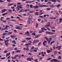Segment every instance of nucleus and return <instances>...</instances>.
<instances>
[{"mask_svg": "<svg viewBox=\"0 0 62 62\" xmlns=\"http://www.w3.org/2000/svg\"><path fill=\"white\" fill-rule=\"evenodd\" d=\"M53 49H54V50H55V48H56V47H55V46H54V45L53 46Z\"/></svg>", "mask_w": 62, "mask_h": 62, "instance_id": "obj_46", "label": "nucleus"}, {"mask_svg": "<svg viewBox=\"0 0 62 62\" xmlns=\"http://www.w3.org/2000/svg\"><path fill=\"white\" fill-rule=\"evenodd\" d=\"M61 47H62V46H56V49H58V50H60V49L61 48Z\"/></svg>", "mask_w": 62, "mask_h": 62, "instance_id": "obj_4", "label": "nucleus"}, {"mask_svg": "<svg viewBox=\"0 0 62 62\" xmlns=\"http://www.w3.org/2000/svg\"><path fill=\"white\" fill-rule=\"evenodd\" d=\"M7 10V9H4L1 10V12H2V13L5 12V11H6Z\"/></svg>", "mask_w": 62, "mask_h": 62, "instance_id": "obj_6", "label": "nucleus"}, {"mask_svg": "<svg viewBox=\"0 0 62 62\" xmlns=\"http://www.w3.org/2000/svg\"><path fill=\"white\" fill-rule=\"evenodd\" d=\"M32 19V16H29V21H31V19Z\"/></svg>", "mask_w": 62, "mask_h": 62, "instance_id": "obj_11", "label": "nucleus"}, {"mask_svg": "<svg viewBox=\"0 0 62 62\" xmlns=\"http://www.w3.org/2000/svg\"><path fill=\"white\" fill-rule=\"evenodd\" d=\"M34 11H31L29 12V13H33Z\"/></svg>", "mask_w": 62, "mask_h": 62, "instance_id": "obj_41", "label": "nucleus"}, {"mask_svg": "<svg viewBox=\"0 0 62 62\" xmlns=\"http://www.w3.org/2000/svg\"><path fill=\"white\" fill-rule=\"evenodd\" d=\"M13 5V3L10 4H9L8 5V6H12V5Z\"/></svg>", "mask_w": 62, "mask_h": 62, "instance_id": "obj_28", "label": "nucleus"}, {"mask_svg": "<svg viewBox=\"0 0 62 62\" xmlns=\"http://www.w3.org/2000/svg\"><path fill=\"white\" fill-rule=\"evenodd\" d=\"M48 26H50V23L48 22L47 23Z\"/></svg>", "mask_w": 62, "mask_h": 62, "instance_id": "obj_39", "label": "nucleus"}, {"mask_svg": "<svg viewBox=\"0 0 62 62\" xmlns=\"http://www.w3.org/2000/svg\"><path fill=\"white\" fill-rule=\"evenodd\" d=\"M55 42L54 41H53L51 42L50 44V45H52V44L53 43H54Z\"/></svg>", "mask_w": 62, "mask_h": 62, "instance_id": "obj_23", "label": "nucleus"}, {"mask_svg": "<svg viewBox=\"0 0 62 62\" xmlns=\"http://www.w3.org/2000/svg\"><path fill=\"white\" fill-rule=\"evenodd\" d=\"M37 21H38V22H40V21H41V19H37Z\"/></svg>", "mask_w": 62, "mask_h": 62, "instance_id": "obj_56", "label": "nucleus"}, {"mask_svg": "<svg viewBox=\"0 0 62 62\" xmlns=\"http://www.w3.org/2000/svg\"><path fill=\"white\" fill-rule=\"evenodd\" d=\"M18 56H19V55H18V54H16V55L15 56V58H16V57H18Z\"/></svg>", "mask_w": 62, "mask_h": 62, "instance_id": "obj_33", "label": "nucleus"}, {"mask_svg": "<svg viewBox=\"0 0 62 62\" xmlns=\"http://www.w3.org/2000/svg\"><path fill=\"white\" fill-rule=\"evenodd\" d=\"M39 35H37L36 36H35V38H39Z\"/></svg>", "mask_w": 62, "mask_h": 62, "instance_id": "obj_26", "label": "nucleus"}, {"mask_svg": "<svg viewBox=\"0 0 62 62\" xmlns=\"http://www.w3.org/2000/svg\"><path fill=\"white\" fill-rule=\"evenodd\" d=\"M24 12V10L23 9H21L19 11V13H23Z\"/></svg>", "mask_w": 62, "mask_h": 62, "instance_id": "obj_5", "label": "nucleus"}, {"mask_svg": "<svg viewBox=\"0 0 62 62\" xmlns=\"http://www.w3.org/2000/svg\"><path fill=\"white\" fill-rule=\"evenodd\" d=\"M52 38H49V40L48 41V43L49 44H50V41H51V40H52Z\"/></svg>", "mask_w": 62, "mask_h": 62, "instance_id": "obj_9", "label": "nucleus"}, {"mask_svg": "<svg viewBox=\"0 0 62 62\" xmlns=\"http://www.w3.org/2000/svg\"><path fill=\"white\" fill-rule=\"evenodd\" d=\"M8 41H9V40H6V41H5V42H8Z\"/></svg>", "mask_w": 62, "mask_h": 62, "instance_id": "obj_52", "label": "nucleus"}, {"mask_svg": "<svg viewBox=\"0 0 62 62\" xmlns=\"http://www.w3.org/2000/svg\"><path fill=\"white\" fill-rule=\"evenodd\" d=\"M28 61H32V60H33V58H27L26 59Z\"/></svg>", "mask_w": 62, "mask_h": 62, "instance_id": "obj_2", "label": "nucleus"}, {"mask_svg": "<svg viewBox=\"0 0 62 62\" xmlns=\"http://www.w3.org/2000/svg\"><path fill=\"white\" fill-rule=\"evenodd\" d=\"M50 7H52V8H53L54 7V5L52 4V5H49Z\"/></svg>", "mask_w": 62, "mask_h": 62, "instance_id": "obj_21", "label": "nucleus"}, {"mask_svg": "<svg viewBox=\"0 0 62 62\" xmlns=\"http://www.w3.org/2000/svg\"><path fill=\"white\" fill-rule=\"evenodd\" d=\"M38 6L40 8H42V7H48V6H46L45 5H41V4L40 3L38 4Z\"/></svg>", "mask_w": 62, "mask_h": 62, "instance_id": "obj_1", "label": "nucleus"}, {"mask_svg": "<svg viewBox=\"0 0 62 62\" xmlns=\"http://www.w3.org/2000/svg\"><path fill=\"white\" fill-rule=\"evenodd\" d=\"M7 14H8V13H5L3 14H2V15H3V16H5V15H7Z\"/></svg>", "mask_w": 62, "mask_h": 62, "instance_id": "obj_25", "label": "nucleus"}, {"mask_svg": "<svg viewBox=\"0 0 62 62\" xmlns=\"http://www.w3.org/2000/svg\"><path fill=\"white\" fill-rule=\"evenodd\" d=\"M1 59H5V57H2L0 58Z\"/></svg>", "mask_w": 62, "mask_h": 62, "instance_id": "obj_48", "label": "nucleus"}, {"mask_svg": "<svg viewBox=\"0 0 62 62\" xmlns=\"http://www.w3.org/2000/svg\"><path fill=\"white\" fill-rule=\"evenodd\" d=\"M11 8L12 9H14V8H15V7L14 6H12L11 7Z\"/></svg>", "mask_w": 62, "mask_h": 62, "instance_id": "obj_51", "label": "nucleus"}, {"mask_svg": "<svg viewBox=\"0 0 62 62\" xmlns=\"http://www.w3.org/2000/svg\"><path fill=\"white\" fill-rule=\"evenodd\" d=\"M12 43H13L14 44H17V43L16 42V41L15 40H13L12 41Z\"/></svg>", "mask_w": 62, "mask_h": 62, "instance_id": "obj_10", "label": "nucleus"}, {"mask_svg": "<svg viewBox=\"0 0 62 62\" xmlns=\"http://www.w3.org/2000/svg\"><path fill=\"white\" fill-rule=\"evenodd\" d=\"M46 10L48 11L49 10L51 9V8H47L46 9Z\"/></svg>", "mask_w": 62, "mask_h": 62, "instance_id": "obj_40", "label": "nucleus"}, {"mask_svg": "<svg viewBox=\"0 0 62 62\" xmlns=\"http://www.w3.org/2000/svg\"><path fill=\"white\" fill-rule=\"evenodd\" d=\"M5 44L6 46L7 47H8V42H5Z\"/></svg>", "mask_w": 62, "mask_h": 62, "instance_id": "obj_18", "label": "nucleus"}, {"mask_svg": "<svg viewBox=\"0 0 62 62\" xmlns=\"http://www.w3.org/2000/svg\"><path fill=\"white\" fill-rule=\"evenodd\" d=\"M46 33L48 34H51V35H54V33L47 31H46Z\"/></svg>", "mask_w": 62, "mask_h": 62, "instance_id": "obj_3", "label": "nucleus"}, {"mask_svg": "<svg viewBox=\"0 0 62 62\" xmlns=\"http://www.w3.org/2000/svg\"><path fill=\"white\" fill-rule=\"evenodd\" d=\"M9 38H10V37H8L6 38V39H8Z\"/></svg>", "mask_w": 62, "mask_h": 62, "instance_id": "obj_54", "label": "nucleus"}, {"mask_svg": "<svg viewBox=\"0 0 62 62\" xmlns=\"http://www.w3.org/2000/svg\"><path fill=\"white\" fill-rule=\"evenodd\" d=\"M41 30H44L45 31H47V30L46 29H45L43 28H42L41 29Z\"/></svg>", "mask_w": 62, "mask_h": 62, "instance_id": "obj_19", "label": "nucleus"}, {"mask_svg": "<svg viewBox=\"0 0 62 62\" xmlns=\"http://www.w3.org/2000/svg\"><path fill=\"white\" fill-rule=\"evenodd\" d=\"M15 28L17 29H19L20 30H21V28H20L19 27H16Z\"/></svg>", "mask_w": 62, "mask_h": 62, "instance_id": "obj_14", "label": "nucleus"}, {"mask_svg": "<svg viewBox=\"0 0 62 62\" xmlns=\"http://www.w3.org/2000/svg\"><path fill=\"white\" fill-rule=\"evenodd\" d=\"M46 41H49V39L48 38H47L46 39Z\"/></svg>", "mask_w": 62, "mask_h": 62, "instance_id": "obj_58", "label": "nucleus"}, {"mask_svg": "<svg viewBox=\"0 0 62 62\" xmlns=\"http://www.w3.org/2000/svg\"><path fill=\"white\" fill-rule=\"evenodd\" d=\"M4 28L5 30V29H8V27H4Z\"/></svg>", "mask_w": 62, "mask_h": 62, "instance_id": "obj_64", "label": "nucleus"}, {"mask_svg": "<svg viewBox=\"0 0 62 62\" xmlns=\"http://www.w3.org/2000/svg\"><path fill=\"white\" fill-rule=\"evenodd\" d=\"M44 20H42L41 21V23H44Z\"/></svg>", "mask_w": 62, "mask_h": 62, "instance_id": "obj_50", "label": "nucleus"}, {"mask_svg": "<svg viewBox=\"0 0 62 62\" xmlns=\"http://www.w3.org/2000/svg\"><path fill=\"white\" fill-rule=\"evenodd\" d=\"M33 5L31 4L30 5V8H33Z\"/></svg>", "mask_w": 62, "mask_h": 62, "instance_id": "obj_36", "label": "nucleus"}, {"mask_svg": "<svg viewBox=\"0 0 62 62\" xmlns=\"http://www.w3.org/2000/svg\"><path fill=\"white\" fill-rule=\"evenodd\" d=\"M31 45V43H29L25 44V46H28V45Z\"/></svg>", "mask_w": 62, "mask_h": 62, "instance_id": "obj_17", "label": "nucleus"}, {"mask_svg": "<svg viewBox=\"0 0 62 62\" xmlns=\"http://www.w3.org/2000/svg\"><path fill=\"white\" fill-rule=\"evenodd\" d=\"M10 19H11V18H6V20H10Z\"/></svg>", "mask_w": 62, "mask_h": 62, "instance_id": "obj_55", "label": "nucleus"}, {"mask_svg": "<svg viewBox=\"0 0 62 62\" xmlns=\"http://www.w3.org/2000/svg\"><path fill=\"white\" fill-rule=\"evenodd\" d=\"M30 34V32H29L28 31H27L25 33V34Z\"/></svg>", "mask_w": 62, "mask_h": 62, "instance_id": "obj_44", "label": "nucleus"}, {"mask_svg": "<svg viewBox=\"0 0 62 62\" xmlns=\"http://www.w3.org/2000/svg\"><path fill=\"white\" fill-rule=\"evenodd\" d=\"M21 3L20 2H18L17 3V5H18L17 7H18V6H19L20 5H21Z\"/></svg>", "mask_w": 62, "mask_h": 62, "instance_id": "obj_29", "label": "nucleus"}, {"mask_svg": "<svg viewBox=\"0 0 62 62\" xmlns=\"http://www.w3.org/2000/svg\"><path fill=\"white\" fill-rule=\"evenodd\" d=\"M7 33H4L2 34V35H3V36H5V35H7Z\"/></svg>", "mask_w": 62, "mask_h": 62, "instance_id": "obj_45", "label": "nucleus"}, {"mask_svg": "<svg viewBox=\"0 0 62 62\" xmlns=\"http://www.w3.org/2000/svg\"><path fill=\"white\" fill-rule=\"evenodd\" d=\"M51 31L52 32H55V30H52Z\"/></svg>", "mask_w": 62, "mask_h": 62, "instance_id": "obj_42", "label": "nucleus"}, {"mask_svg": "<svg viewBox=\"0 0 62 62\" xmlns=\"http://www.w3.org/2000/svg\"><path fill=\"white\" fill-rule=\"evenodd\" d=\"M45 43H47V41H44V42H43V45H44V46H46Z\"/></svg>", "mask_w": 62, "mask_h": 62, "instance_id": "obj_13", "label": "nucleus"}, {"mask_svg": "<svg viewBox=\"0 0 62 62\" xmlns=\"http://www.w3.org/2000/svg\"><path fill=\"white\" fill-rule=\"evenodd\" d=\"M33 8H39V7L38 5H35L33 6Z\"/></svg>", "mask_w": 62, "mask_h": 62, "instance_id": "obj_8", "label": "nucleus"}, {"mask_svg": "<svg viewBox=\"0 0 62 62\" xmlns=\"http://www.w3.org/2000/svg\"><path fill=\"white\" fill-rule=\"evenodd\" d=\"M32 39L31 38H29V37L26 38H25L26 40H30V39Z\"/></svg>", "mask_w": 62, "mask_h": 62, "instance_id": "obj_12", "label": "nucleus"}, {"mask_svg": "<svg viewBox=\"0 0 62 62\" xmlns=\"http://www.w3.org/2000/svg\"><path fill=\"white\" fill-rule=\"evenodd\" d=\"M57 7L58 8L59 7H60V4H59L58 5H57Z\"/></svg>", "mask_w": 62, "mask_h": 62, "instance_id": "obj_38", "label": "nucleus"}, {"mask_svg": "<svg viewBox=\"0 0 62 62\" xmlns=\"http://www.w3.org/2000/svg\"><path fill=\"white\" fill-rule=\"evenodd\" d=\"M34 14H35V15H37L38 16V15H39V13L36 12L34 13Z\"/></svg>", "mask_w": 62, "mask_h": 62, "instance_id": "obj_20", "label": "nucleus"}, {"mask_svg": "<svg viewBox=\"0 0 62 62\" xmlns=\"http://www.w3.org/2000/svg\"><path fill=\"white\" fill-rule=\"evenodd\" d=\"M62 22V18H60V19L59 20V22L60 23H61Z\"/></svg>", "mask_w": 62, "mask_h": 62, "instance_id": "obj_16", "label": "nucleus"}, {"mask_svg": "<svg viewBox=\"0 0 62 62\" xmlns=\"http://www.w3.org/2000/svg\"><path fill=\"white\" fill-rule=\"evenodd\" d=\"M42 31H39V33H42Z\"/></svg>", "mask_w": 62, "mask_h": 62, "instance_id": "obj_62", "label": "nucleus"}, {"mask_svg": "<svg viewBox=\"0 0 62 62\" xmlns=\"http://www.w3.org/2000/svg\"><path fill=\"white\" fill-rule=\"evenodd\" d=\"M57 52L56 51H55V52H54V54H56L57 53Z\"/></svg>", "mask_w": 62, "mask_h": 62, "instance_id": "obj_53", "label": "nucleus"}, {"mask_svg": "<svg viewBox=\"0 0 62 62\" xmlns=\"http://www.w3.org/2000/svg\"><path fill=\"white\" fill-rule=\"evenodd\" d=\"M10 37H11V38H12V39H14L16 37V36H13L12 35H11Z\"/></svg>", "mask_w": 62, "mask_h": 62, "instance_id": "obj_15", "label": "nucleus"}, {"mask_svg": "<svg viewBox=\"0 0 62 62\" xmlns=\"http://www.w3.org/2000/svg\"><path fill=\"white\" fill-rule=\"evenodd\" d=\"M16 10H17L18 11H19V10H20V9L19 7H17L16 8Z\"/></svg>", "mask_w": 62, "mask_h": 62, "instance_id": "obj_27", "label": "nucleus"}, {"mask_svg": "<svg viewBox=\"0 0 62 62\" xmlns=\"http://www.w3.org/2000/svg\"><path fill=\"white\" fill-rule=\"evenodd\" d=\"M26 51H29V48H28V47H27L26 48Z\"/></svg>", "mask_w": 62, "mask_h": 62, "instance_id": "obj_59", "label": "nucleus"}, {"mask_svg": "<svg viewBox=\"0 0 62 62\" xmlns=\"http://www.w3.org/2000/svg\"><path fill=\"white\" fill-rule=\"evenodd\" d=\"M4 53H8V51L6 50H5L4 51Z\"/></svg>", "mask_w": 62, "mask_h": 62, "instance_id": "obj_63", "label": "nucleus"}, {"mask_svg": "<svg viewBox=\"0 0 62 62\" xmlns=\"http://www.w3.org/2000/svg\"><path fill=\"white\" fill-rule=\"evenodd\" d=\"M51 1L52 2H54V3H55L56 1V0H52Z\"/></svg>", "mask_w": 62, "mask_h": 62, "instance_id": "obj_32", "label": "nucleus"}, {"mask_svg": "<svg viewBox=\"0 0 62 62\" xmlns=\"http://www.w3.org/2000/svg\"><path fill=\"white\" fill-rule=\"evenodd\" d=\"M38 25H39V24L38 23H36V27L37 28H38Z\"/></svg>", "mask_w": 62, "mask_h": 62, "instance_id": "obj_35", "label": "nucleus"}, {"mask_svg": "<svg viewBox=\"0 0 62 62\" xmlns=\"http://www.w3.org/2000/svg\"><path fill=\"white\" fill-rule=\"evenodd\" d=\"M21 50H17L16 51V53H18H18H21Z\"/></svg>", "mask_w": 62, "mask_h": 62, "instance_id": "obj_24", "label": "nucleus"}, {"mask_svg": "<svg viewBox=\"0 0 62 62\" xmlns=\"http://www.w3.org/2000/svg\"><path fill=\"white\" fill-rule=\"evenodd\" d=\"M35 48L34 46H32V47L31 48V49H34Z\"/></svg>", "mask_w": 62, "mask_h": 62, "instance_id": "obj_60", "label": "nucleus"}, {"mask_svg": "<svg viewBox=\"0 0 62 62\" xmlns=\"http://www.w3.org/2000/svg\"><path fill=\"white\" fill-rule=\"evenodd\" d=\"M54 59H52L50 61L51 62H54Z\"/></svg>", "mask_w": 62, "mask_h": 62, "instance_id": "obj_49", "label": "nucleus"}, {"mask_svg": "<svg viewBox=\"0 0 62 62\" xmlns=\"http://www.w3.org/2000/svg\"><path fill=\"white\" fill-rule=\"evenodd\" d=\"M12 33V32H8V35H10V34H11Z\"/></svg>", "mask_w": 62, "mask_h": 62, "instance_id": "obj_37", "label": "nucleus"}, {"mask_svg": "<svg viewBox=\"0 0 62 62\" xmlns=\"http://www.w3.org/2000/svg\"><path fill=\"white\" fill-rule=\"evenodd\" d=\"M47 52V53H50L51 52V50H46Z\"/></svg>", "mask_w": 62, "mask_h": 62, "instance_id": "obj_22", "label": "nucleus"}, {"mask_svg": "<svg viewBox=\"0 0 62 62\" xmlns=\"http://www.w3.org/2000/svg\"><path fill=\"white\" fill-rule=\"evenodd\" d=\"M39 42V40H34L33 42L32 43H36Z\"/></svg>", "mask_w": 62, "mask_h": 62, "instance_id": "obj_7", "label": "nucleus"}, {"mask_svg": "<svg viewBox=\"0 0 62 62\" xmlns=\"http://www.w3.org/2000/svg\"><path fill=\"white\" fill-rule=\"evenodd\" d=\"M18 7H19L20 8H23V7H21L20 6H18Z\"/></svg>", "mask_w": 62, "mask_h": 62, "instance_id": "obj_47", "label": "nucleus"}, {"mask_svg": "<svg viewBox=\"0 0 62 62\" xmlns=\"http://www.w3.org/2000/svg\"><path fill=\"white\" fill-rule=\"evenodd\" d=\"M54 61L55 62H57V61H58V60L57 59H54Z\"/></svg>", "mask_w": 62, "mask_h": 62, "instance_id": "obj_31", "label": "nucleus"}, {"mask_svg": "<svg viewBox=\"0 0 62 62\" xmlns=\"http://www.w3.org/2000/svg\"><path fill=\"white\" fill-rule=\"evenodd\" d=\"M59 59H61V57L60 56H59L58 57Z\"/></svg>", "mask_w": 62, "mask_h": 62, "instance_id": "obj_30", "label": "nucleus"}, {"mask_svg": "<svg viewBox=\"0 0 62 62\" xmlns=\"http://www.w3.org/2000/svg\"><path fill=\"white\" fill-rule=\"evenodd\" d=\"M14 50H18V49H17V47H15V48H14Z\"/></svg>", "mask_w": 62, "mask_h": 62, "instance_id": "obj_61", "label": "nucleus"}, {"mask_svg": "<svg viewBox=\"0 0 62 62\" xmlns=\"http://www.w3.org/2000/svg\"><path fill=\"white\" fill-rule=\"evenodd\" d=\"M26 7V8H29V5H27Z\"/></svg>", "mask_w": 62, "mask_h": 62, "instance_id": "obj_57", "label": "nucleus"}, {"mask_svg": "<svg viewBox=\"0 0 62 62\" xmlns=\"http://www.w3.org/2000/svg\"><path fill=\"white\" fill-rule=\"evenodd\" d=\"M51 59H52V58H49L47 59V61H49V60H51Z\"/></svg>", "mask_w": 62, "mask_h": 62, "instance_id": "obj_43", "label": "nucleus"}, {"mask_svg": "<svg viewBox=\"0 0 62 62\" xmlns=\"http://www.w3.org/2000/svg\"><path fill=\"white\" fill-rule=\"evenodd\" d=\"M36 33H32V35H33V36H36Z\"/></svg>", "mask_w": 62, "mask_h": 62, "instance_id": "obj_34", "label": "nucleus"}]
</instances>
